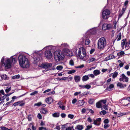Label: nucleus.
Instances as JSON below:
<instances>
[{"label": "nucleus", "mask_w": 130, "mask_h": 130, "mask_svg": "<svg viewBox=\"0 0 130 130\" xmlns=\"http://www.w3.org/2000/svg\"><path fill=\"white\" fill-rule=\"evenodd\" d=\"M91 87L90 85H85V88L86 89H89Z\"/></svg>", "instance_id": "42"}, {"label": "nucleus", "mask_w": 130, "mask_h": 130, "mask_svg": "<svg viewBox=\"0 0 130 130\" xmlns=\"http://www.w3.org/2000/svg\"><path fill=\"white\" fill-rule=\"evenodd\" d=\"M104 122L105 123H106V124L108 123L109 122L108 119H105L104 121Z\"/></svg>", "instance_id": "55"}, {"label": "nucleus", "mask_w": 130, "mask_h": 130, "mask_svg": "<svg viewBox=\"0 0 130 130\" xmlns=\"http://www.w3.org/2000/svg\"><path fill=\"white\" fill-rule=\"evenodd\" d=\"M117 86L121 88H123L126 86V85L125 84H123L121 83L118 82L117 84Z\"/></svg>", "instance_id": "12"}, {"label": "nucleus", "mask_w": 130, "mask_h": 130, "mask_svg": "<svg viewBox=\"0 0 130 130\" xmlns=\"http://www.w3.org/2000/svg\"><path fill=\"white\" fill-rule=\"evenodd\" d=\"M52 116L54 117H58L60 116V113L59 112H55L53 113Z\"/></svg>", "instance_id": "20"}, {"label": "nucleus", "mask_w": 130, "mask_h": 130, "mask_svg": "<svg viewBox=\"0 0 130 130\" xmlns=\"http://www.w3.org/2000/svg\"><path fill=\"white\" fill-rule=\"evenodd\" d=\"M25 104L23 102L21 101H19L15 103L13 105V106H15L19 105V106H24Z\"/></svg>", "instance_id": "10"}, {"label": "nucleus", "mask_w": 130, "mask_h": 130, "mask_svg": "<svg viewBox=\"0 0 130 130\" xmlns=\"http://www.w3.org/2000/svg\"><path fill=\"white\" fill-rule=\"evenodd\" d=\"M90 42V41L88 39H86L85 42V44L86 45H88Z\"/></svg>", "instance_id": "32"}, {"label": "nucleus", "mask_w": 130, "mask_h": 130, "mask_svg": "<svg viewBox=\"0 0 130 130\" xmlns=\"http://www.w3.org/2000/svg\"><path fill=\"white\" fill-rule=\"evenodd\" d=\"M77 101V100L76 99H75L72 100V103L73 104H74Z\"/></svg>", "instance_id": "60"}, {"label": "nucleus", "mask_w": 130, "mask_h": 130, "mask_svg": "<svg viewBox=\"0 0 130 130\" xmlns=\"http://www.w3.org/2000/svg\"><path fill=\"white\" fill-rule=\"evenodd\" d=\"M63 67L62 66L59 65L57 66L56 67V69L59 71H61L63 69Z\"/></svg>", "instance_id": "22"}, {"label": "nucleus", "mask_w": 130, "mask_h": 130, "mask_svg": "<svg viewBox=\"0 0 130 130\" xmlns=\"http://www.w3.org/2000/svg\"><path fill=\"white\" fill-rule=\"evenodd\" d=\"M7 75H3L1 76V77L2 79H5L7 78Z\"/></svg>", "instance_id": "37"}, {"label": "nucleus", "mask_w": 130, "mask_h": 130, "mask_svg": "<svg viewBox=\"0 0 130 130\" xmlns=\"http://www.w3.org/2000/svg\"><path fill=\"white\" fill-rule=\"evenodd\" d=\"M94 102V99H90L89 101V103L90 104H93Z\"/></svg>", "instance_id": "31"}, {"label": "nucleus", "mask_w": 130, "mask_h": 130, "mask_svg": "<svg viewBox=\"0 0 130 130\" xmlns=\"http://www.w3.org/2000/svg\"><path fill=\"white\" fill-rule=\"evenodd\" d=\"M102 111L100 112V115H105L107 113V111L105 110H102Z\"/></svg>", "instance_id": "28"}, {"label": "nucleus", "mask_w": 130, "mask_h": 130, "mask_svg": "<svg viewBox=\"0 0 130 130\" xmlns=\"http://www.w3.org/2000/svg\"><path fill=\"white\" fill-rule=\"evenodd\" d=\"M29 126L30 127H31L32 128V129L33 130H36V128L33 125L31 124L30 123L29 124Z\"/></svg>", "instance_id": "33"}, {"label": "nucleus", "mask_w": 130, "mask_h": 130, "mask_svg": "<svg viewBox=\"0 0 130 130\" xmlns=\"http://www.w3.org/2000/svg\"><path fill=\"white\" fill-rule=\"evenodd\" d=\"M96 60V59L95 58L93 57H90V58L88 60L87 62L89 63H90L91 62H92L94 61H95Z\"/></svg>", "instance_id": "18"}, {"label": "nucleus", "mask_w": 130, "mask_h": 130, "mask_svg": "<svg viewBox=\"0 0 130 130\" xmlns=\"http://www.w3.org/2000/svg\"><path fill=\"white\" fill-rule=\"evenodd\" d=\"M68 52H67V55L69 56H73V54L72 52L69 50L68 51Z\"/></svg>", "instance_id": "23"}, {"label": "nucleus", "mask_w": 130, "mask_h": 130, "mask_svg": "<svg viewBox=\"0 0 130 130\" xmlns=\"http://www.w3.org/2000/svg\"><path fill=\"white\" fill-rule=\"evenodd\" d=\"M38 93V91H35L34 92L31 93H30V95H35V94H37Z\"/></svg>", "instance_id": "48"}, {"label": "nucleus", "mask_w": 130, "mask_h": 130, "mask_svg": "<svg viewBox=\"0 0 130 130\" xmlns=\"http://www.w3.org/2000/svg\"><path fill=\"white\" fill-rule=\"evenodd\" d=\"M112 27L111 25L110 24H107V29H109Z\"/></svg>", "instance_id": "44"}, {"label": "nucleus", "mask_w": 130, "mask_h": 130, "mask_svg": "<svg viewBox=\"0 0 130 130\" xmlns=\"http://www.w3.org/2000/svg\"><path fill=\"white\" fill-rule=\"evenodd\" d=\"M51 89H48L46 90H45V91H44L43 92V93H45L46 92H49V91H51Z\"/></svg>", "instance_id": "56"}, {"label": "nucleus", "mask_w": 130, "mask_h": 130, "mask_svg": "<svg viewBox=\"0 0 130 130\" xmlns=\"http://www.w3.org/2000/svg\"><path fill=\"white\" fill-rule=\"evenodd\" d=\"M61 116L62 118H64L66 116V115L64 113H62L61 115Z\"/></svg>", "instance_id": "57"}, {"label": "nucleus", "mask_w": 130, "mask_h": 130, "mask_svg": "<svg viewBox=\"0 0 130 130\" xmlns=\"http://www.w3.org/2000/svg\"><path fill=\"white\" fill-rule=\"evenodd\" d=\"M42 104V103L41 102H39L37 103H35L34 104V106H40Z\"/></svg>", "instance_id": "41"}, {"label": "nucleus", "mask_w": 130, "mask_h": 130, "mask_svg": "<svg viewBox=\"0 0 130 130\" xmlns=\"http://www.w3.org/2000/svg\"><path fill=\"white\" fill-rule=\"evenodd\" d=\"M85 103L84 101L83 100H79L77 103V104L78 106H80L83 105Z\"/></svg>", "instance_id": "13"}, {"label": "nucleus", "mask_w": 130, "mask_h": 130, "mask_svg": "<svg viewBox=\"0 0 130 130\" xmlns=\"http://www.w3.org/2000/svg\"><path fill=\"white\" fill-rule=\"evenodd\" d=\"M18 61L20 66L23 68H28L30 66L29 62L25 55H20L18 57Z\"/></svg>", "instance_id": "1"}, {"label": "nucleus", "mask_w": 130, "mask_h": 130, "mask_svg": "<svg viewBox=\"0 0 130 130\" xmlns=\"http://www.w3.org/2000/svg\"><path fill=\"white\" fill-rule=\"evenodd\" d=\"M108 105L106 104H105L103 106H102L101 108V110H103V109H104L105 110H108Z\"/></svg>", "instance_id": "25"}, {"label": "nucleus", "mask_w": 130, "mask_h": 130, "mask_svg": "<svg viewBox=\"0 0 130 130\" xmlns=\"http://www.w3.org/2000/svg\"><path fill=\"white\" fill-rule=\"evenodd\" d=\"M59 106L60 108L62 109V110H64L65 109V106H64L62 105H59Z\"/></svg>", "instance_id": "46"}, {"label": "nucleus", "mask_w": 130, "mask_h": 130, "mask_svg": "<svg viewBox=\"0 0 130 130\" xmlns=\"http://www.w3.org/2000/svg\"><path fill=\"white\" fill-rule=\"evenodd\" d=\"M20 76L19 75H18L15 76H13L12 77V78L13 79H18L19 78Z\"/></svg>", "instance_id": "35"}, {"label": "nucleus", "mask_w": 130, "mask_h": 130, "mask_svg": "<svg viewBox=\"0 0 130 130\" xmlns=\"http://www.w3.org/2000/svg\"><path fill=\"white\" fill-rule=\"evenodd\" d=\"M109 126V125L108 124H105L104 125V128H107Z\"/></svg>", "instance_id": "62"}, {"label": "nucleus", "mask_w": 130, "mask_h": 130, "mask_svg": "<svg viewBox=\"0 0 130 130\" xmlns=\"http://www.w3.org/2000/svg\"><path fill=\"white\" fill-rule=\"evenodd\" d=\"M0 128L2 130H12L11 129H8L4 126H2Z\"/></svg>", "instance_id": "38"}, {"label": "nucleus", "mask_w": 130, "mask_h": 130, "mask_svg": "<svg viewBox=\"0 0 130 130\" xmlns=\"http://www.w3.org/2000/svg\"><path fill=\"white\" fill-rule=\"evenodd\" d=\"M69 63L71 66H73L74 65V62L72 59H71Z\"/></svg>", "instance_id": "39"}, {"label": "nucleus", "mask_w": 130, "mask_h": 130, "mask_svg": "<svg viewBox=\"0 0 130 130\" xmlns=\"http://www.w3.org/2000/svg\"><path fill=\"white\" fill-rule=\"evenodd\" d=\"M74 116L73 115L71 114H69L68 116V117L71 119H73L74 117Z\"/></svg>", "instance_id": "43"}, {"label": "nucleus", "mask_w": 130, "mask_h": 130, "mask_svg": "<svg viewBox=\"0 0 130 130\" xmlns=\"http://www.w3.org/2000/svg\"><path fill=\"white\" fill-rule=\"evenodd\" d=\"M28 119L29 121H31L32 119V116L30 115H29L28 117Z\"/></svg>", "instance_id": "52"}, {"label": "nucleus", "mask_w": 130, "mask_h": 130, "mask_svg": "<svg viewBox=\"0 0 130 130\" xmlns=\"http://www.w3.org/2000/svg\"><path fill=\"white\" fill-rule=\"evenodd\" d=\"M41 112L44 114H46L47 112V110L45 109H43L41 110Z\"/></svg>", "instance_id": "40"}, {"label": "nucleus", "mask_w": 130, "mask_h": 130, "mask_svg": "<svg viewBox=\"0 0 130 130\" xmlns=\"http://www.w3.org/2000/svg\"><path fill=\"white\" fill-rule=\"evenodd\" d=\"M110 13V11L108 9H105L103 10L102 13V17L104 19H107Z\"/></svg>", "instance_id": "6"}, {"label": "nucleus", "mask_w": 130, "mask_h": 130, "mask_svg": "<svg viewBox=\"0 0 130 130\" xmlns=\"http://www.w3.org/2000/svg\"><path fill=\"white\" fill-rule=\"evenodd\" d=\"M52 64L51 63H45L41 64L42 67L43 68L46 69L52 66Z\"/></svg>", "instance_id": "11"}, {"label": "nucleus", "mask_w": 130, "mask_h": 130, "mask_svg": "<svg viewBox=\"0 0 130 130\" xmlns=\"http://www.w3.org/2000/svg\"><path fill=\"white\" fill-rule=\"evenodd\" d=\"M89 78L87 75L84 76L82 78V80L83 81H86L89 79Z\"/></svg>", "instance_id": "19"}, {"label": "nucleus", "mask_w": 130, "mask_h": 130, "mask_svg": "<svg viewBox=\"0 0 130 130\" xmlns=\"http://www.w3.org/2000/svg\"><path fill=\"white\" fill-rule=\"evenodd\" d=\"M93 73L95 76H97L101 73L100 71L98 70H96L93 71Z\"/></svg>", "instance_id": "17"}, {"label": "nucleus", "mask_w": 130, "mask_h": 130, "mask_svg": "<svg viewBox=\"0 0 130 130\" xmlns=\"http://www.w3.org/2000/svg\"><path fill=\"white\" fill-rule=\"evenodd\" d=\"M51 100L52 99L50 97L47 98L45 99V101L48 104L51 103Z\"/></svg>", "instance_id": "21"}, {"label": "nucleus", "mask_w": 130, "mask_h": 130, "mask_svg": "<svg viewBox=\"0 0 130 130\" xmlns=\"http://www.w3.org/2000/svg\"><path fill=\"white\" fill-rule=\"evenodd\" d=\"M86 110L84 108H83L81 112L82 113H85L86 112Z\"/></svg>", "instance_id": "59"}, {"label": "nucleus", "mask_w": 130, "mask_h": 130, "mask_svg": "<svg viewBox=\"0 0 130 130\" xmlns=\"http://www.w3.org/2000/svg\"><path fill=\"white\" fill-rule=\"evenodd\" d=\"M95 50L94 48L91 49L90 51V54H92L95 51Z\"/></svg>", "instance_id": "50"}, {"label": "nucleus", "mask_w": 130, "mask_h": 130, "mask_svg": "<svg viewBox=\"0 0 130 130\" xmlns=\"http://www.w3.org/2000/svg\"><path fill=\"white\" fill-rule=\"evenodd\" d=\"M46 130V129L45 127H40L39 128V130Z\"/></svg>", "instance_id": "54"}, {"label": "nucleus", "mask_w": 130, "mask_h": 130, "mask_svg": "<svg viewBox=\"0 0 130 130\" xmlns=\"http://www.w3.org/2000/svg\"><path fill=\"white\" fill-rule=\"evenodd\" d=\"M37 117L38 119H41L42 118L41 115L39 113L38 114Z\"/></svg>", "instance_id": "53"}, {"label": "nucleus", "mask_w": 130, "mask_h": 130, "mask_svg": "<svg viewBox=\"0 0 130 130\" xmlns=\"http://www.w3.org/2000/svg\"><path fill=\"white\" fill-rule=\"evenodd\" d=\"M10 90V87H8L5 90V91L6 93L8 92Z\"/></svg>", "instance_id": "51"}, {"label": "nucleus", "mask_w": 130, "mask_h": 130, "mask_svg": "<svg viewBox=\"0 0 130 130\" xmlns=\"http://www.w3.org/2000/svg\"><path fill=\"white\" fill-rule=\"evenodd\" d=\"M76 71L74 70H69L68 72V73L69 74H71L74 73Z\"/></svg>", "instance_id": "36"}, {"label": "nucleus", "mask_w": 130, "mask_h": 130, "mask_svg": "<svg viewBox=\"0 0 130 130\" xmlns=\"http://www.w3.org/2000/svg\"><path fill=\"white\" fill-rule=\"evenodd\" d=\"M106 40L104 37L100 38L98 41V48L100 50H102L106 46Z\"/></svg>", "instance_id": "5"}, {"label": "nucleus", "mask_w": 130, "mask_h": 130, "mask_svg": "<svg viewBox=\"0 0 130 130\" xmlns=\"http://www.w3.org/2000/svg\"><path fill=\"white\" fill-rule=\"evenodd\" d=\"M114 87V85L112 84H110L109 86V88L110 89H111L113 88Z\"/></svg>", "instance_id": "64"}, {"label": "nucleus", "mask_w": 130, "mask_h": 130, "mask_svg": "<svg viewBox=\"0 0 130 130\" xmlns=\"http://www.w3.org/2000/svg\"><path fill=\"white\" fill-rule=\"evenodd\" d=\"M81 93L80 91L79 92H76L74 93V95L75 96H76L78 95V94H80Z\"/></svg>", "instance_id": "63"}, {"label": "nucleus", "mask_w": 130, "mask_h": 130, "mask_svg": "<svg viewBox=\"0 0 130 130\" xmlns=\"http://www.w3.org/2000/svg\"><path fill=\"white\" fill-rule=\"evenodd\" d=\"M93 124L96 126H99L101 124V119L100 118L96 119L95 120H94Z\"/></svg>", "instance_id": "9"}, {"label": "nucleus", "mask_w": 130, "mask_h": 130, "mask_svg": "<svg viewBox=\"0 0 130 130\" xmlns=\"http://www.w3.org/2000/svg\"><path fill=\"white\" fill-rule=\"evenodd\" d=\"M87 121L88 122L90 123L92 121V119L90 117L88 118L87 119Z\"/></svg>", "instance_id": "61"}, {"label": "nucleus", "mask_w": 130, "mask_h": 130, "mask_svg": "<svg viewBox=\"0 0 130 130\" xmlns=\"http://www.w3.org/2000/svg\"><path fill=\"white\" fill-rule=\"evenodd\" d=\"M83 128V126L82 125H78L76 127V128L79 130H81Z\"/></svg>", "instance_id": "24"}, {"label": "nucleus", "mask_w": 130, "mask_h": 130, "mask_svg": "<svg viewBox=\"0 0 130 130\" xmlns=\"http://www.w3.org/2000/svg\"><path fill=\"white\" fill-rule=\"evenodd\" d=\"M77 55L80 59L86 61L89 58V56L86 53L85 49L83 47L80 48L78 52Z\"/></svg>", "instance_id": "2"}, {"label": "nucleus", "mask_w": 130, "mask_h": 130, "mask_svg": "<svg viewBox=\"0 0 130 130\" xmlns=\"http://www.w3.org/2000/svg\"><path fill=\"white\" fill-rule=\"evenodd\" d=\"M13 56H11L10 58H6L4 63L5 67L7 69L10 68L11 67L12 62L14 64L17 62L16 59L15 58H13Z\"/></svg>", "instance_id": "3"}, {"label": "nucleus", "mask_w": 130, "mask_h": 130, "mask_svg": "<svg viewBox=\"0 0 130 130\" xmlns=\"http://www.w3.org/2000/svg\"><path fill=\"white\" fill-rule=\"evenodd\" d=\"M124 12H122L121 11L120 12V13H119V18H120L121 17L122 15L124 13Z\"/></svg>", "instance_id": "45"}, {"label": "nucleus", "mask_w": 130, "mask_h": 130, "mask_svg": "<svg viewBox=\"0 0 130 130\" xmlns=\"http://www.w3.org/2000/svg\"><path fill=\"white\" fill-rule=\"evenodd\" d=\"M126 8L127 7H123L121 11L124 13Z\"/></svg>", "instance_id": "58"}, {"label": "nucleus", "mask_w": 130, "mask_h": 130, "mask_svg": "<svg viewBox=\"0 0 130 130\" xmlns=\"http://www.w3.org/2000/svg\"><path fill=\"white\" fill-rule=\"evenodd\" d=\"M112 77L115 78L117 76L118 73L117 72H115L112 74Z\"/></svg>", "instance_id": "34"}, {"label": "nucleus", "mask_w": 130, "mask_h": 130, "mask_svg": "<svg viewBox=\"0 0 130 130\" xmlns=\"http://www.w3.org/2000/svg\"><path fill=\"white\" fill-rule=\"evenodd\" d=\"M119 80L121 82L123 81L127 82L128 81V78L126 77L124 74H122L121 75Z\"/></svg>", "instance_id": "7"}, {"label": "nucleus", "mask_w": 130, "mask_h": 130, "mask_svg": "<svg viewBox=\"0 0 130 130\" xmlns=\"http://www.w3.org/2000/svg\"><path fill=\"white\" fill-rule=\"evenodd\" d=\"M54 59L56 61L62 60L64 57L63 53L60 50H57L54 53Z\"/></svg>", "instance_id": "4"}, {"label": "nucleus", "mask_w": 130, "mask_h": 130, "mask_svg": "<svg viewBox=\"0 0 130 130\" xmlns=\"http://www.w3.org/2000/svg\"><path fill=\"white\" fill-rule=\"evenodd\" d=\"M74 79L76 82H78L80 80V76H75L74 77Z\"/></svg>", "instance_id": "15"}, {"label": "nucleus", "mask_w": 130, "mask_h": 130, "mask_svg": "<svg viewBox=\"0 0 130 130\" xmlns=\"http://www.w3.org/2000/svg\"><path fill=\"white\" fill-rule=\"evenodd\" d=\"M122 43L121 46L122 48H124V47L125 44V43L126 42V39H123L122 40Z\"/></svg>", "instance_id": "29"}, {"label": "nucleus", "mask_w": 130, "mask_h": 130, "mask_svg": "<svg viewBox=\"0 0 130 130\" xmlns=\"http://www.w3.org/2000/svg\"><path fill=\"white\" fill-rule=\"evenodd\" d=\"M115 58V56L112 55H110L106 58L105 59V61H107L109 60L113 59Z\"/></svg>", "instance_id": "14"}, {"label": "nucleus", "mask_w": 130, "mask_h": 130, "mask_svg": "<svg viewBox=\"0 0 130 130\" xmlns=\"http://www.w3.org/2000/svg\"><path fill=\"white\" fill-rule=\"evenodd\" d=\"M121 33H119L117 35L116 39L115 40L114 42L116 40L118 41L121 40Z\"/></svg>", "instance_id": "16"}, {"label": "nucleus", "mask_w": 130, "mask_h": 130, "mask_svg": "<svg viewBox=\"0 0 130 130\" xmlns=\"http://www.w3.org/2000/svg\"><path fill=\"white\" fill-rule=\"evenodd\" d=\"M125 54L124 51H122L117 53V55L118 56H122Z\"/></svg>", "instance_id": "27"}, {"label": "nucleus", "mask_w": 130, "mask_h": 130, "mask_svg": "<svg viewBox=\"0 0 130 130\" xmlns=\"http://www.w3.org/2000/svg\"><path fill=\"white\" fill-rule=\"evenodd\" d=\"M44 54L45 57L48 59H51L52 57V54L50 51H45Z\"/></svg>", "instance_id": "8"}, {"label": "nucleus", "mask_w": 130, "mask_h": 130, "mask_svg": "<svg viewBox=\"0 0 130 130\" xmlns=\"http://www.w3.org/2000/svg\"><path fill=\"white\" fill-rule=\"evenodd\" d=\"M128 3V1H126L124 3V7H127V5Z\"/></svg>", "instance_id": "49"}, {"label": "nucleus", "mask_w": 130, "mask_h": 130, "mask_svg": "<svg viewBox=\"0 0 130 130\" xmlns=\"http://www.w3.org/2000/svg\"><path fill=\"white\" fill-rule=\"evenodd\" d=\"M102 29L104 30L107 29V24H104L102 26Z\"/></svg>", "instance_id": "30"}, {"label": "nucleus", "mask_w": 130, "mask_h": 130, "mask_svg": "<svg viewBox=\"0 0 130 130\" xmlns=\"http://www.w3.org/2000/svg\"><path fill=\"white\" fill-rule=\"evenodd\" d=\"M96 107L98 108H101L102 104L100 102H98L96 103Z\"/></svg>", "instance_id": "26"}, {"label": "nucleus", "mask_w": 130, "mask_h": 130, "mask_svg": "<svg viewBox=\"0 0 130 130\" xmlns=\"http://www.w3.org/2000/svg\"><path fill=\"white\" fill-rule=\"evenodd\" d=\"M84 67V64H82L80 66L77 67L76 68H81Z\"/></svg>", "instance_id": "47"}]
</instances>
